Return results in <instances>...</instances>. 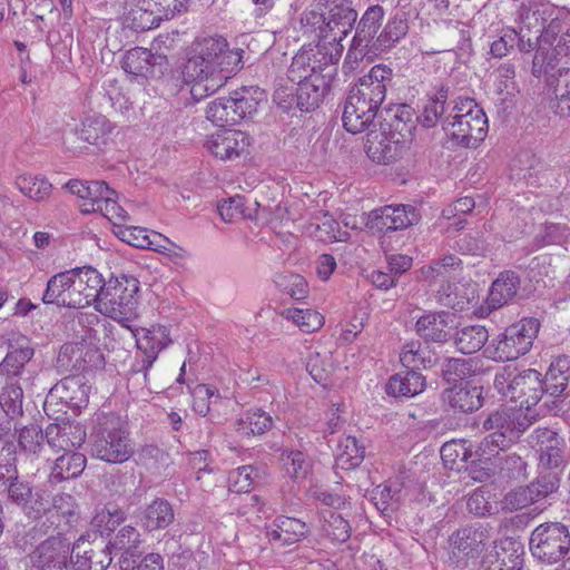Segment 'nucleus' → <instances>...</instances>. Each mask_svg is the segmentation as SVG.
<instances>
[{"mask_svg": "<svg viewBox=\"0 0 570 570\" xmlns=\"http://www.w3.org/2000/svg\"><path fill=\"white\" fill-rule=\"evenodd\" d=\"M240 55L230 51L223 37L204 38L183 70L185 82L190 85L191 98L199 101L215 94L229 73L240 68Z\"/></svg>", "mask_w": 570, "mask_h": 570, "instance_id": "f257e3e1", "label": "nucleus"}, {"mask_svg": "<svg viewBox=\"0 0 570 570\" xmlns=\"http://www.w3.org/2000/svg\"><path fill=\"white\" fill-rule=\"evenodd\" d=\"M332 56L317 47L301 50L292 60L287 79L297 85L296 106L301 111L315 110L331 90L332 73L328 69Z\"/></svg>", "mask_w": 570, "mask_h": 570, "instance_id": "f03ea898", "label": "nucleus"}, {"mask_svg": "<svg viewBox=\"0 0 570 570\" xmlns=\"http://www.w3.org/2000/svg\"><path fill=\"white\" fill-rule=\"evenodd\" d=\"M537 421V414L517 407H499L479 415V430L484 434L475 454L490 460L501 451L509 450Z\"/></svg>", "mask_w": 570, "mask_h": 570, "instance_id": "7ed1b4c3", "label": "nucleus"}, {"mask_svg": "<svg viewBox=\"0 0 570 570\" xmlns=\"http://www.w3.org/2000/svg\"><path fill=\"white\" fill-rule=\"evenodd\" d=\"M100 283L101 274L91 266L60 272L48 279L42 302L67 308L95 306Z\"/></svg>", "mask_w": 570, "mask_h": 570, "instance_id": "20e7f679", "label": "nucleus"}, {"mask_svg": "<svg viewBox=\"0 0 570 570\" xmlns=\"http://www.w3.org/2000/svg\"><path fill=\"white\" fill-rule=\"evenodd\" d=\"M98 297L95 309L108 316L124 327L131 330L130 322L137 316L139 282L132 276L121 275L120 277L105 281L101 276Z\"/></svg>", "mask_w": 570, "mask_h": 570, "instance_id": "39448f33", "label": "nucleus"}, {"mask_svg": "<svg viewBox=\"0 0 570 570\" xmlns=\"http://www.w3.org/2000/svg\"><path fill=\"white\" fill-rule=\"evenodd\" d=\"M35 351L27 338L22 337L10 348L0 362V376L4 384L0 391V407L10 416L22 415L23 390L18 379L23 374L26 365L33 357Z\"/></svg>", "mask_w": 570, "mask_h": 570, "instance_id": "423d86ee", "label": "nucleus"}, {"mask_svg": "<svg viewBox=\"0 0 570 570\" xmlns=\"http://www.w3.org/2000/svg\"><path fill=\"white\" fill-rule=\"evenodd\" d=\"M91 453L99 460L120 464L134 454L126 423L118 415H100L91 433Z\"/></svg>", "mask_w": 570, "mask_h": 570, "instance_id": "0eeeda50", "label": "nucleus"}, {"mask_svg": "<svg viewBox=\"0 0 570 570\" xmlns=\"http://www.w3.org/2000/svg\"><path fill=\"white\" fill-rule=\"evenodd\" d=\"M539 330V320L524 317L499 334L488 346L487 352L494 361H514L531 350Z\"/></svg>", "mask_w": 570, "mask_h": 570, "instance_id": "6e6552de", "label": "nucleus"}, {"mask_svg": "<svg viewBox=\"0 0 570 570\" xmlns=\"http://www.w3.org/2000/svg\"><path fill=\"white\" fill-rule=\"evenodd\" d=\"M392 78L393 71L390 67L381 63L373 66L368 73L361 77L351 88L344 106L353 114L361 108L376 116Z\"/></svg>", "mask_w": 570, "mask_h": 570, "instance_id": "1a4fd4ad", "label": "nucleus"}, {"mask_svg": "<svg viewBox=\"0 0 570 570\" xmlns=\"http://www.w3.org/2000/svg\"><path fill=\"white\" fill-rule=\"evenodd\" d=\"M529 546L535 559L554 564L570 551L569 529L559 522L542 523L532 531Z\"/></svg>", "mask_w": 570, "mask_h": 570, "instance_id": "9d476101", "label": "nucleus"}, {"mask_svg": "<svg viewBox=\"0 0 570 570\" xmlns=\"http://www.w3.org/2000/svg\"><path fill=\"white\" fill-rule=\"evenodd\" d=\"M560 485L556 471L541 472L532 482L509 491L502 500V509L509 512L524 509L549 499Z\"/></svg>", "mask_w": 570, "mask_h": 570, "instance_id": "9b49d317", "label": "nucleus"}, {"mask_svg": "<svg viewBox=\"0 0 570 570\" xmlns=\"http://www.w3.org/2000/svg\"><path fill=\"white\" fill-rule=\"evenodd\" d=\"M443 129L458 145L469 148L476 147L488 134V118L483 109H475L469 116L445 117Z\"/></svg>", "mask_w": 570, "mask_h": 570, "instance_id": "f8f14e48", "label": "nucleus"}, {"mask_svg": "<svg viewBox=\"0 0 570 570\" xmlns=\"http://www.w3.org/2000/svg\"><path fill=\"white\" fill-rule=\"evenodd\" d=\"M528 442L538 452L540 465L550 470L566 465V442L557 431L538 426L529 434Z\"/></svg>", "mask_w": 570, "mask_h": 570, "instance_id": "ddd939ff", "label": "nucleus"}, {"mask_svg": "<svg viewBox=\"0 0 570 570\" xmlns=\"http://www.w3.org/2000/svg\"><path fill=\"white\" fill-rule=\"evenodd\" d=\"M7 498L32 520L41 519L51 507V497L46 490L33 487L31 482L22 479L11 484Z\"/></svg>", "mask_w": 570, "mask_h": 570, "instance_id": "4468645a", "label": "nucleus"}, {"mask_svg": "<svg viewBox=\"0 0 570 570\" xmlns=\"http://www.w3.org/2000/svg\"><path fill=\"white\" fill-rule=\"evenodd\" d=\"M70 543L60 535H50L29 554V570H69Z\"/></svg>", "mask_w": 570, "mask_h": 570, "instance_id": "2eb2a0df", "label": "nucleus"}, {"mask_svg": "<svg viewBox=\"0 0 570 570\" xmlns=\"http://www.w3.org/2000/svg\"><path fill=\"white\" fill-rule=\"evenodd\" d=\"M454 318L448 311H424L414 323V332L426 344L442 345L453 338Z\"/></svg>", "mask_w": 570, "mask_h": 570, "instance_id": "dca6fc26", "label": "nucleus"}, {"mask_svg": "<svg viewBox=\"0 0 570 570\" xmlns=\"http://www.w3.org/2000/svg\"><path fill=\"white\" fill-rule=\"evenodd\" d=\"M419 222V215L411 205L383 206L368 214L366 227L373 233L385 234L407 228Z\"/></svg>", "mask_w": 570, "mask_h": 570, "instance_id": "f3484780", "label": "nucleus"}, {"mask_svg": "<svg viewBox=\"0 0 570 570\" xmlns=\"http://www.w3.org/2000/svg\"><path fill=\"white\" fill-rule=\"evenodd\" d=\"M139 20L137 28L141 30L158 27L164 20H170L188 10L189 0H138Z\"/></svg>", "mask_w": 570, "mask_h": 570, "instance_id": "a211bd4d", "label": "nucleus"}, {"mask_svg": "<svg viewBox=\"0 0 570 570\" xmlns=\"http://www.w3.org/2000/svg\"><path fill=\"white\" fill-rule=\"evenodd\" d=\"M406 144L400 137L390 134L381 126L379 130H371L366 134L365 151L367 156L377 164H387L401 156Z\"/></svg>", "mask_w": 570, "mask_h": 570, "instance_id": "6ab92c4d", "label": "nucleus"}, {"mask_svg": "<svg viewBox=\"0 0 570 570\" xmlns=\"http://www.w3.org/2000/svg\"><path fill=\"white\" fill-rule=\"evenodd\" d=\"M543 384L542 374L537 370L528 368L517 373L511 401H519V409L525 406L524 412L530 413L531 406L537 405L546 395Z\"/></svg>", "mask_w": 570, "mask_h": 570, "instance_id": "aec40b11", "label": "nucleus"}, {"mask_svg": "<svg viewBox=\"0 0 570 570\" xmlns=\"http://www.w3.org/2000/svg\"><path fill=\"white\" fill-rule=\"evenodd\" d=\"M327 35L333 33V41L343 40L353 29L357 12L350 0L326 1Z\"/></svg>", "mask_w": 570, "mask_h": 570, "instance_id": "412c9836", "label": "nucleus"}, {"mask_svg": "<svg viewBox=\"0 0 570 570\" xmlns=\"http://www.w3.org/2000/svg\"><path fill=\"white\" fill-rule=\"evenodd\" d=\"M248 146V135L235 129L218 131L206 141L207 149L222 160L239 157Z\"/></svg>", "mask_w": 570, "mask_h": 570, "instance_id": "4be33fe9", "label": "nucleus"}, {"mask_svg": "<svg viewBox=\"0 0 570 570\" xmlns=\"http://www.w3.org/2000/svg\"><path fill=\"white\" fill-rule=\"evenodd\" d=\"M308 533L309 529L305 522L286 515H279L269 525H266L268 541L278 547L299 542Z\"/></svg>", "mask_w": 570, "mask_h": 570, "instance_id": "5701e85b", "label": "nucleus"}, {"mask_svg": "<svg viewBox=\"0 0 570 570\" xmlns=\"http://www.w3.org/2000/svg\"><path fill=\"white\" fill-rule=\"evenodd\" d=\"M542 383L546 390V396L556 401L568 396V387L570 384V357L567 355H559L554 357L544 376Z\"/></svg>", "mask_w": 570, "mask_h": 570, "instance_id": "b1692460", "label": "nucleus"}, {"mask_svg": "<svg viewBox=\"0 0 570 570\" xmlns=\"http://www.w3.org/2000/svg\"><path fill=\"white\" fill-rule=\"evenodd\" d=\"M86 431L79 424L66 422L49 424L46 429V442L56 452H72L82 445Z\"/></svg>", "mask_w": 570, "mask_h": 570, "instance_id": "393cba45", "label": "nucleus"}, {"mask_svg": "<svg viewBox=\"0 0 570 570\" xmlns=\"http://www.w3.org/2000/svg\"><path fill=\"white\" fill-rule=\"evenodd\" d=\"M66 187L71 194L81 199L80 210L83 214L96 213L97 209L101 208L99 204L106 195H115V190L104 180L82 181L71 179L66 184Z\"/></svg>", "mask_w": 570, "mask_h": 570, "instance_id": "a878e982", "label": "nucleus"}, {"mask_svg": "<svg viewBox=\"0 0 570 570\" xmlns=\"http://www.w3.org/2000/svg\"><path fill=\"white\" fill-rule=\"evenodd\" d=\"M482 387L468 382L454 384L443 391V401L454 411L472 413L483 404Z\"/></svg>", "mask_w": 570, "mask_h": 570, "instance_id": "bb28decb", "label": "nucleus"}, {"mask_svg": "<svg viewBox=\"0 0 570 570\" xmlns=\"http://www.w3.org/2000/svg\"><path fill=\"white\" fill-rule=\"evenodd\" d=\"M90 387L85 383V377L70 375L60 380L50 390V397L59 399L72 409L87 406Z\"/></svg>", "mask_w": 570, "mask_h": 570, "instance_id": "cd10ccee", "label": "nucleus"}, {"mask_svg": "<svg viewBox=\"0 0 570 570\" xmlns=\"http://www.w3.org/2000/svg\"><path fill=\"white\" fill-rule=\"evenodd\" d=\"M383 18L384 9L380 4H374L366 9L358 21L353 37L357 46L371 47L372 51L382 50L381 42L376 41V38Z\"/></svg>", "mask_w": 570, "mask_h": 570, "instance_id": "c85d7f7f", "label": "nucleus"}, {"mask_svg": "<svg viewBox=\"0 0 570 570\" xmlns=\"http://www.w3.org/2000/svg\"><path fill=\"white\" fill-rule=\"evenodd\" d=\"M115 129L114 124L104 115L86 117L76 130L78 139L100 148L108 144Z\"/></svg>", "mask_w": 570, "mask_h": 570, "instance_id": "c756f323", "label": "nucleus"}, {"mask_svg": "<svg viewBox=\"0 0 570 570\" xmlns=\"http://www.w3.org/2000/svg\"><path fill=\"white\" fill-rule=\"evenodd\" d=\"M548 86L552 89L553 98L550 107L560 118H570V68H558L557 75L550 76Z\"/></svg>", "mask_w": 570, "mask_h": 570, "instance_id": "7c9ffc66", "label": "nucleus"}, {"mask_svg": "<svg viewBox=\"0 0 570 570\" xmlns=\"http://www.w3.org/2000/svg\"><path fill=\"white\" fill-rule=\"evenodd\" d=\"M135 340L139 352L148 353L157 360L158 354L167 347L171 340L169 330L164 325H153L150 328H132L129 330Z\"/></svg>", "mask_w": 570, "mask_h": 570, "instance_id": "2f4dec72", "label": "nucleus"}, {"mask_svg": "<svg viewBox=\"0 0 570 570\" xmlns=\"http://www.w3.org/2000/svg\"><path fill=\"white\" fill-rule=\"evenodd\" d=\"M400 361L406 368L420 372L436 365L439 355L430 347V344L412 341L404 345Z\"/></svg>", "mask_w": 570, "mask_h": 570, "instance_id": "473e14b6", "label": "nucleus"}, {"mask_svg": "<svg viewBox=\"0 0 570 570\" xmlns=\"http://www.w3.org/2000/svg\"><path fill=\"white\" fill-rule=\"evenodd\" d=\"M141 527L153 532L168 528L175 519L173 505L165 499L153 500L139 515Z\"/></svg>", "mask_w": 570, "mask_h": 570, "instance_id": "72a5a7b5", "label": "nucleus"}, {"mask_svg": "<svg viewBox=\"0 0 570 570\" xmlns=\"http://www.w3.org/2000/svg\"><path fill=\"white\" fill-rule=\"evenodd\" d=\"M523 550L510 543L509 548L489 551L482 559L480 570H521Z\"/></svg>", "mask_w": 570, "mask_h": 570, "instance_id": "f704fd0d", "label": "nucleus"}, {"mask_svg": "<svg viewBox=\"0 0 570 570\" xmlns=\"http://www.w3.org/2000/svg\"><path fill=\"white\" fill-rule=\"evenodd\" d=\"M87 464L85 454L72 451L59 455L51 468L49 482L52 484L76 479L83 472Z\"/></svg>", "mask_w": 570, "mask_h": 570, "instance_id": "c9c22d12", "label": "nucleus"}, {"mask_svg": "<svg viewBox=\"0 0 570 570\" xmlns=\"http://www.w3.org/2000/svg\"><path fill=\"white\" fill-rule=\"evenodd\" d=\"M475 291L472 286L459 285L449 281H443L435 292L436 302L440 305L451 307L456 311L469 308L474 298Z\"/></svg>", "mask_w": 570, "mask_h": 570, "instance_id": "e433bc0d", "label": "nucleus"}, {"mask_svg": "<svg viewBox=\"0 0 570 570\" xmlns=\"http://www.w3.org/2000/svg\"><path fill=\"white\" fill-rule=\"evenodd\" d=\"M389 115L390 118L385 119L386 125L384 127L390 134L400 137L403 142L407 144L417 121L413 108L405 104L397 105L389 110Z\"/></svg>", "mask_w": 570, "mask_h": 570, "instance_id": "4c0bfd02", "label": "nucleus"}, {"mask_svg": "<svg viewBox=\"0 0 570 570\" xmlns=\"http://www.w3.org/2000/svg\"><path fill=\"white\" fill-rule=\"evenodd\" d=\"M425 389V377L421 372L406 370L390 377L386 392L393 396L413 397Z\"/></svg>", "mask_w": 570, "mask_h": 570, "instance_id": "58836bf2", "label": "nucleus"}, {"mask_svg": "<svg viewBox=\"0 0 570 570\" xmlns=\"http://www.w3.org/2000/svg\"><path fill=\"white\" fill-rule=\"evenodd\" d=\"M520 287V277L513 271L502 272L492 283L489 304L492 308H499L511 301Z\"/></svg>", "mask_w": 570, "mask_h": 570, "instance_id": "ea45409f", "label": "nucleus"}, {"mask_svg": "<svg viewBox=\"0 0 570 570\" xmlns=\"http://www.w3.org/2000/svg\"><path fill=\"white\" fill-rule=\"evenodd\" d=\"M237 122L257 111L258 105L266 100V94L256 86L242 87L232 94Z\"/></svg>", "mask_w": 570, "mask_h": 570, "instance_id": "a19ab883", "label": "nucleus"}, {"mask_svg": "<svg viewBox=\"0 0 570 570\" xmlns=\"http://www.w3.org/2000/svg\"><path fill=\"white\" fill-rule=\"evenodd\" d=\"M17 451L26 455L37 456L41 452L46 441V431L36 423L16 428Z\"/></svg>", "mask_w": 570, "mask_h": 570, "instance_id": "79ce46f5", "label": "nucleus"}, {"mask_svg": "<svg viewBox=\"0 0 570 570\" xmlns=\"http://www.w3.org/2000/svg\"><path fill=\"white\" fill-rule=\"evenodd\" d=\"M440 454L445 468L460 472L468 469L472 449L466 440H451L441 446Z\"/></svg>", "mask_w": 570, "mask_h": 570, "instance_id": "37998d69", "label": "nucleus"}, {"mask_svg": "<svg viewBox=\"0 0 570 570\" xmlns=\"http://www.w3.org/2000/svg\"><path fill=\"white\" fill-rule=\"evenodd\" d=\"M154 57L150 49L136 47L126 52L122 59V69L131 75L149 77L158 63L153 62Z\"/></svg>", "mask_w": 570, "mask_h": 570, "instance_id": "c03bdc74", "label": "nucleus"}, {"mask_svg": "<svg viewBox=\"0 0 570 570\" xmlns=\"http://www.w3.org/2000/svg\"><path fill=\"white\" fill-rule=\"evenodd\" d=\"M454 344L459 352L463 354H473L480 351L489 338V333L484 326L472 325L463 327L453 333Z\"/></svg>", "mask_w": 570, "mask_h": 570, "instance_id": "a18cd8bd", "label": "nucleus"}, {"mask_svg": "<svg viewBox=\"0 0 570 570\" xmlns=\"http://www.w3.org/2000/svg\"><path fill=\"white\" fill-rule=\"evenodd\" d=\"M17 446L12 441L6 440L0 448V488L8 489L18 482Z\"/></svg>", "mask_w": 570, "mask_h": 570, "instance_id": "49530a36", "label": "nucleus"}, {"mask_svg": "<svg viewBox=\"0 0 570 570\" xmlns=\"http://www.w3.org/2000/svg\"><path fill=\"white\" fill-rule=\"evenodd\" d=\"M141 543V534L136 528L131 525L122 527L111 541V547L121 551L118 563L120 564V561L124 558H129L131 560L135 557H140L141 551L139 548Z\"/></svg>", "mask_w": 570, "mask_h": 570, "instance_id": "de8ad7c7", "label": "nucleus"}, {"mask_svg": "<svg viewBox=\"0 0 570 570\" xmlns=\"http://www.w3.org/2000/svg\"><path fill=\"white\" fill-rule=\"evenodd\" d=\"M365 456V448L355 436H345L338 441L336 465L343 469L358 466Z\"/></svg>", "mask_w": 570, "mask_h": 570, "instance_id": "09e8293b", "label": "nucleus"}, {"mask_svg": "<svg viewBox=\"0 0 570 570\" xmlns=\"http://www.w3.org/2000/svg\"><path fill=\"white\" fill-rule=\"evenodd\" d=\"M272 426L273 417L262 410L248 411L235 423V430L247 436L264 434Z\"/></svg>", "mask_w": 570, "mask_h": 570, "instance_id": "8fccbe9b", "label": "nucleus"}, {"mask_svg": "<svg viewBox=\"0 0 570 570\" xmlns=\"http://www.w3.org/2000/svg\"><path fill=\"white\" fill-rule=\"evenodd\" d=\"M402 489L399 483L381 484L372 492V500L376 509L383 514L396 511L402 502Z\"/></svg>", "mask_w": 570, "mask_h": 570, "instance_id": "3c124183", "label": "nucleus"}, {"mask_svg": "<svg viewBox=\"0 0 570 570\" xmlns=\"http://www.w3.org/2000/svg\"><path fill=\"white\" fill-rule=\"evenodd\" d=\"M527 12V17L523 18V14H520L521 26L519 30H517V39H514V46L518 47L521 52H531L532 50H537L538 46H542L540 42V37L542 32V23L538 24L537 12H532V18H534L537 26H534L535 30H532L531 22H527L531 17Z\"/></svg>", "mask_w": 570, "mask_h": 570, "instance_id": "603ef678", "label": "nucleus"}, {"mask_svg": "<svg viewBox=\"0 0 570 570\" xmlns=\"http://www.w3.org/2000/svg\"><path fill=\"white\" fill-rule=\"evenodd\" d=\"M191 396L193 410L202 416L210 414L213 417L214 407L223 402L218 390L207 384H197L191 391Z\"/></svg>", "mask_w": 570, "mask_h": 570, "instance_id": "864d4df0", "label": "nucleus"}, {"mask_svg": "<svg viewBox=\"0 0 570 570\" xmlns=\"http://www.w3.org/2000/svg\"><path fill=\"white\" fill-rule=\"evenodd\" d=\"M76 510V500L71 494L60 493L51 499V507L43 517L46 521L42 527H46V532L52 529L55 530L58 524L60 517H72Z\"/></svg>", "mask_w": 570, "mask_h": 570, "instance_id": "5fc2aeb1", "label": "nucleus"}, {"mask_svg": "<svg viewBox=\"0 0 570 570\" xmlns=\"http://www.w3.org/2000/svg\"><path fill=\"white\" fill-rule=\"evenodd\" d=\"M322 532L332 542L343 543L351 537L350 523L338 513L326 510L322 512Z\"/></svg>", "mask_w": 570, "mask_h": 570, "instance_id": "6e6d98bb", "label": "nucleus"}, {"mask_svg": "<svg viewBox=\"0 0 570 570\" xmlns=\"http://www.w3.org/2000/svg\"><path fill=\"white\" fill-rule=\"evenodd\" d=\"M282 316L304 333L316 332L324 325V316L312 308H285Z\"/></svg>", "mask_w": 570, "mask_h": 570, "instance_id": "4d7b16f0", "label": "nucleus"}, {"mask_svg": "<svg viewBox=\"0 0 570 570\" xmlns=\"http://www.w3.org/2000/svg\"><path fill=\"white\" fill-rule=\"evenodd\" d=\"M17 188L28 198L42 202L50 196L51 184L43 177L20 175L16 178Z\"/></svg>", "mask_w": 570, "mask_h": 570, "instance_id": "13d9d810", "label": "nucleus"}, {"mask_svg": "<svg viewBox=\"0 0 570 570\" xmlns=\"http://www.w3.org/2000/svg\"><path fill=\"white\" fill-rule=\"evenodd\" d=\"M232 95L229 97H220L212 101L206 109V118L214 125L219 127L237 124L236 114L234 112Z\"/></svg>", "mask_w": 570, "mask_h": 570, "instance_id": "bf43d9fd", "label": "nucleus"}, {"mask_svg": "<svg viewBox=\"0 0 570 570\" xmlns=\"http://www.w3.org/2000/svg\"><path fill=\"white\" fill-rule=\"evenodd\" d=\"M306 370L313 380L317 383L325 384L333 371L334 364L330 352H311L306 362Z\"/></svg>", "mask_w": 570, "mask_h": 570, "instance_id": "052dcab7", "label": "nucleus"}, {"mask_svg": "<svg viewBox=\"0 0 570 570\" xmlns=\"http://www.w3.org/2000/svg\"><path fill=\"white\" fill-rule=\"evenodd\" d=\"M557 66V49L544 45L538 46L532 60L531 73L537 78L546 76L548 80L550 76L557 75V70L554 71Z\"/></svg>", "mask_w": 570, "mask_h": 570, "instance_id": "680f3d73", "label": "nucleus"}, {"mask_svg": "<svg viewBox=\"0 0 570 570\" xmlns=\"http://www.w3.org/2000/svg\"><path fill=\"white\" fill-rule=\"evenodd\" d=\"M474 373L472 361L461 357H448L441 366V376L448 383L462 382Z\"/></svg>", "mask_w": 570, "mask_h": 570, "instance_id": "e2e57ef3", "label": "nucleus"}, {"mask_svg": "<svg viewBox=\"0 0 570 570\" xmlns=\"http://www.w3.org/2000/svg\"><path fill=\"white\" fill-rule=\"evenodd\" d=\"M276 286L293 299L299 301L307 296L308 285L306 279L295 273H283L275 276Z\"/></svg>", "mask_w": 570, "mask_h": 570, "instance_id": "0e129e2a", "label": "nucleus"}, {"mask_svg": "<svg viewBox=\"0 0 570 570\" xmlns=\"http://www.w3.org/2000/svg\"><path fill=\"white\" fill-rule=\"evenodd\" d=\"M282 460L286 473L295 481L304 480L312 470V461L301 451H288L283 453Z\"/></svg>", "mask_w": 570, "mask_h": 570, "instance_id": "69168bd1", "label": "nucleus"}, {"mask_svg": "<svg viewBox=\"0 0 570 570\" xmlns=\"http://www.w3.org/2000/svg\"><path fill=\"white\" fill-rule=\"evenodd\" d=\"M409 26L405 13H396L387 21L382 32L379 33L376 41L381 42L383 50L403 38Z\"/></svg>", "mask_w": 570, "mask_h": 570, "instance_id": "338daca9", "label": "nucleus"}, {"mask_svg": "<svg viewBox=\"0 0 570 570\" xmlns=\"http://www.w3.org/2000/svg\"><path fill=\"white\" fill-rule=\"evenodd\" d=\"M120 570H165V558L158 552H149L134 559L124 558Z\"/></svg>", "mask_w": 570, "mask_h": 570, "instance_id": "774afa93", "label": "nucleus"}]
</instances>
